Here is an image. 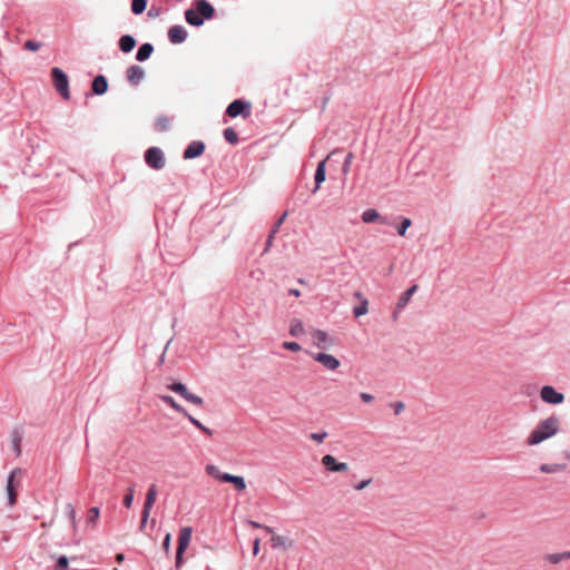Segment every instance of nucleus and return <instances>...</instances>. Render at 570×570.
Masks as SVG:
<instances>
[{
  "label": "nucleus",
  "mask_w": 570,
  "mask_h": 570,
  "mask_svg": "<svg viewBox=\"0 0 570 570\" xmlns=\"http://www.w3.org/2000/svg\"><path fill=\"white\" fill-rule=\"evenodd\" d=\"M560 428V420L557 416H550L542 420L530 433L528 444L537 445L544 440L557 434Z\"/></svg>",
  "instance_id": "1"
},
{
  "label": "nucleus",
  "mask_w": 570,
  "mask_h": 570,
  "mask_svg": "<svg viewBox=\"0 0 570 570\" xmlns=\"http://www.w3.org/2000/svg\"><path fill=\"white\" fill-rule=\"evenodd\" d=\"M195 9H188L185 11L186 21L195 27H199L204 23V19H212L215 14L214 7L207 0H196Z\"/></svg>",
  "instance_id": "2"
},
{
  "label": "nucleus",
  "mask_w": 570,
  "mask_h": 570,
  "mask_svg": "<svg viewBox=\"0 0 570 570\" xmlns=\"http://www.w3.org/2000/svg\"><path fill=\"white\" fill-rule=\"evenodd\" d=\"M312 344L318 350H328L336 344V341L327 332L318 328L308 331Z\"/></svg>",
  "instance_id": "3"
},
{
  "label": "nucleus",
  "mask_w": 570,
  "mask_h": 570,
  "mask_svg": "<svg viewBox=\"0 0 570 570\" xmlns=\"http://www.w3.org/2000/svg\"><path fill=\"white\" fill-rule=\"evenodd\" d=\"M51 77L56 90L65 98L69 99V81L67 75L60 68H53L51 70Z\"/></svg>",
  "instance_id": "4"
},
{
  "label": "nucleus",
  "mask_w": 570,
  "mask_h": 570,
  "mask_svg": "<svg viewBox=\"0 0 570 570\" xmlns=\"http://www.w3.org/2000/svg\"><path fill=\"white\" fill-rule=\"evenodd\" d=\"M21 474V469L14 468L7 478L6 492L8 499V505L11 508L17 502V487L19 482L16 483V476Z\"/></svg>",
  "instance_id": "5"
},
{
  "label": "nucleus",
  "mask_w": 570,
  "mask_h": 570,
  "mask_svg": "<svg viewBox=\"0 0 570 570\" xmlns=\"http://www.w3.org/2000/svg\"><path fill=\"white\" fill-rule=\"evenodd\" d=\"M311 357L327 371L333 372L341 366V361L337 357L325 352L311 353Z\"/></svg>",
  "instance_id": "6"
},
{
  "label": "nucleus",
  "mask_w": 570,
  "mask_h": 570,
  "mask_svg": "<svg viewBox=\"0 0 570 570\" xmlns=\"http://www.w3.org/2000/svg\"><path fill=\"white\" fill-rule=\"evenodd\" d=\"M170 391L179 394L181 397H184L186 401L195 404V405H203L204 403V400L196 395V394H193L188 391V389L186 387L185 384L180 383V382H176V383H173L170 385L167 386Z\"/></svg>",
  "instance_id": "7"
},
{
  "label": "nucleus",
  "mask_w": 570,
  "mask_h": 570,
  "mask_svg": "<svg viewBox=\"0 0 570 570\" xmlns=\"http://www.w3.org/2000/svg\"><path fill=\"white\" fill-rule=\"evenodd\" d=\"M145 160L154 169H161L165 166L164 153L158 147H150L145 154Z\"/></svg>",
  "instance_id": "8"
},
{
  "label": "nucleus",
  "mask_w": 570,
  "mask_h": 570,
  "mask_svg": "<svg viewBox=\"0 0 570 570\" xmlns=\"http://www.w3.org/2000/svg\"><path fill=\"white\" fill-rule=\"evenodd\" d=\"M191 533H193V529L190 527H185L180 530L179 539H178L177 556H176L177 566L180 564V562L183 560V554L190 543Z\"/></svg>",
  "instance_id": "9"
},
{
  "label": "nucleus",
  "mask_w": 570,
  "mask_h": 570,
  "mask_svg": "<svg viewBox=\"0 0 570 570\" xmlns=\"http://www.w3.org/2000/svg\"><path fill=\"white\" fill-rule=\"evenodd\" d=\"M226 114L233 118H235L237 116H243L244 118H247L250 115V104L244 102L243 100H239V99L234 100L227 107Z\"/></svg>",
  "instance_id": "10"
},
{
  "label": "nucleus",
  "mask_w": 570,
  "mask_h": 570,
  "mask_svg": "<svg viewBox=\"0 0 570 570\" xmlns=\"http://www.w3.org/2000/svg\"><path fill=\"white\" fill-rule=\"evenodd\" d=\"M540 397L544 403L548 404H560L564 400V395L558 392L551 385H544L540 391Z\"/></svg>",
  "instance_id": "11"
},
{
  "label": "nucleus",
  "mask_w": 570,
  "mask_h": 570,
  "mask_svg": "<svg viewBox=\"0 0 570 570\" xmlns=\"http://www.w3.org/2000/svg\"><path fill=\"white\" fill-rule=\"evenodd\" d=\"M322 464L331 472H345L348 469L346 463L337 462L331 454H326L322 458Z\"/></svg>",
  "instance_id": "12"
},
{
  "label": "nucleus",
  "mask_w": 570,
  "mask_h": 570,
  "mask_svg": "<svg viewBox=\"0 0 570 570\" xmlns=\"http://www.w3.org/2000/svg\"><path fill=\"white\" fill-rule=\"evenodd\" d=\"M127 80L136 86L138 85L145 77V71L140 66L132 65L126 70Z\"/></svg>",
  "instance_id": "13"
},
{
  "label": "nucleus",
  "mask_w": 570,
  "mask_h": 570,
  "mask_svg": "<svg viewBox=\"0 0 570 570\" xmlns=\"http://www.w3.org/2000/svg\"><path fill=\"white\" fill-rule=\"evenodd\" d=\"M168 38L171 43H181L187 38V31L181 26H173L168 30Z\"/></svg>",
  "instance_id": "14"
},
{
  "label": "nucleus",
  "mask_w": 570,
  "mask_h": 570,
  "mask_svg": "<svg viewBox=\"0 0 570 570\" xmlns=\"http://www.w3.org/2000/svg\"><path fill=\"white\" fill-rule=\"evenodd\" d=\"M204 150H205L204 142H202V141H193L185 149L184 158L185 159H191V158L199 157L200 155H203Z\"/></svg>",
  "instance_id": "15"
},
{
  "label": "nucleus",
  "mask_w": 570,
  "mask_h": 570,
  "mask_svg": "<svg viewBox=\"0 0 570 570\" xmlns=\"http://www.w3.org/2000/svg\"><path fill=\"white\" fill-rule=\"evenodd\" d=\"M157 487L156 484H151L149 488H148V491H147V494H146V501H145V504H144V509L145 510V514H150V511L154 507V503L156 501V498H157Z\"/></svg>",
  "instance_id": "16"
},
{
  "label": "nucleus",
  "mask_w": 570,
  "mask_h": 570,
  "mask_svg": "<svg viewBox=\"0 0 570 570\" xmlns=\"http://www.w3.org/2000/svg\"><path fill=\"white\" fill-rule=\"evenodd\" d=\"M330 158V156H327L325 159H323L322 161L318 163L317 165V168H316V171H315V188H314V193H316L322 183H324L325 180V165H326V161L327 159Z\"/></svg>",
  "instance_id": "17"
},
{
  "label": "nucleus",
  "mask_w": 570,
  "mask_h": 570,
  "mask_svg": "<svg viewBox=\"0 0 570 570\" xmlns=\"http://www.w3.org/2000/svg\"><path fill=\"white\" fill-rule=\"evenodd\" d=\"M417 291V285L414 284L412 285L410 288H407L403 294L402 296L400 297L397 304H396V311H402L405 308V306L409 304V302L411 301V297L413 296V294Z\"/></svg>",
  "instance_id": "18"
},
{
  "label": "nucleus",
  "mask_w": 570,
  "mask_h": 570,
  "mask_svg": "<svg viewBox=\"0 0 570 570\" xmlns=\"http://www.w3.org/2000/svg\"><path fill=\"white\" fill-rule=\"evenodd\" d=\"M223 482L233 483L238 491L246 489V482L243 476L224 473Z\"/></svg>",
  "instance_id": "19"
},
{
  "label": "nucleus",
  "mask_w": 570,
  "mask_h": 570,
  "mask_svg": "<svg viewBox=\"0 0 570 570\" xmlns=\"http://www.w3.org/2000/svg\"><path fill=\"white\" fill-rule=\"evenodd\" d=\"M271 543L274 549L282 548L284 550L293 546V541L289 538L277 534L272 537Z\"/></svg>",
  "instance_id": "20"
},
{
  "label": "nucleus",
  "mask_w": 570,
  "mask_h": 570,
  "mask_svg": "<svg viewBox=\"0 0 570 570\" xmlns=\"http://www.w3.org/2000/svg\"><path fill=\"white\" fill-rule=\"evenodd\" d=\"M107 89H108L107 79L101 75L97 76L92 81V91L96 95H102L107 91Z\"/></svg>",
  "instance_id": "21"
},
{
  "label": "nucleus",
  "mask_w": 570,
  "mask_h": 570,
  "mask_svg": "<svg viewBox=\"0 0 570 570\" xmlns=\"http://www.w3.org/2000/svg\"><path fill=\"white\" fill-rule=\"evenodd\" d=\"M362 219L364 223H373L381 222L382 224L386 223V219L383 218L376 209H367L362 214Z\"/></svg>",
  "instance_id": "22"
},
{
  "label": "nucleus",
  "mask_w": 570,
  "mask_h": 570,
  "mask_svg": "<svg viewBox=\"0 0 570 570\" xmlns=\"http://www.w3.org/2000/svg\"><path fill=\"white\" fill-rule=\"evenodd\" d=\"M288 332H289L291 336H294V337H298L299 335L304 334L305 327H304L303 322L298 318H293L289 322V331Z\"/></svg>",
  "instance_id": "23"
},
{
  "label": "nucleus",
  "mask_w": 570,
  "mask_h": 570,
  "mask_svg": "<svg viewBox=\"0 0 570 570\" xmlns=\"http://www.w3.org/2000/svg\"><path fill=\"white\" fill-rule=\"evenodd\" d=\"M136 46V40L129 35H125L119 39V48L124 52H130Z\"/></svg>",
  "instance_id": "24"
},
{
  "label": "nucleus",
  "mask_w": 570,
  "mask_h": 570,
  "mask_svg": "<svg viewBox=\"0 0 570 570\" xmlns=\"http://www.w3.org/2000/svg\"><path fill=\"white\" fill-rule=\"evenodd\" d=\"M154 51V47L150 43H144L137 51L136 59L138 61L147 60Z\"/></svg>",
  "instance_id": "25"
},
{
  "label": "nucleus",
  "mask_w": 570,
  "mask_h": 570,
  "mask_svg": "<svg viewBox=\"0 0 570 570\" xmlns=\"http://www.w3.org/2000/svg\"><path fill=\"white\" fill-rule=\"evenodd\" d=\"M160 400L168 404L171 409H174L176 412L183 414V415H187V411L181 406L179 405L175 399L170 395H161L160 396Z\"/></svg>",
  "instance_id": "26"
},
{
  "label": "nucleus",
  "mask_w": 570,
  "mask_h": 570,
  "mask_svg": "<svg viewBox=\"0 0 570 570\" xmlns=\"http://www.w3.org/2000/svg\"><path fill=\"white\" fill-rule=\"evenodd\" d=\"M544 561L550 564H558L562 562L566 559V551L563 552H554V553H548L543 557Z\"/></svg>",
  "instance_id": "27"
},
{
  "label": "nucleus",
  "mask_w": 570,
  "mask_h": 570,
  "mask_svg": "<svg viewBox=\"0 0 570 570\" xmlns=\"http://www.w3.org/2000/svg\"><path fill=\"white\" fill-rule=\"evenodd\" d=\"M170 127V119L166 116H160L155 121V129L159 132L168 130Z\"/></svg>",
  "instance_id": "28"
},
{
  "label": "nucleus",
  "mask_w": 570,
  "mask_h": 570,
  "mask_svg": "<svg viewBox=\"0 0 570 570\" xmlns=\"http://www.w3.org/2000/svg\"><path fill=\"white\" fill-rule=\"evenodd\" d=\"M368 312V301L366 297H362V302L360 303L358 306H355L353 308V314L355 317H361L365 314H367Z\"/></svg>",
  "instance_id": "29"
},
{
  "label": "nucleus",
  "mask_w": 570,
  "mask_h": 570,
  "mask_svg": "<svg viewBox=\"0 0 570 570\" xmlns=\"http://www.w3.org/2000/svg\"><path fill=\"white\" fill-rule=\"evenodd\" d=\"M99 515H100L99 508H97V507L90 508L88 511L87 525L96 527Z\"/></svg>",
  "instance_id": "30"
},
{
  "label": "nucleus",
  "mask_w": 570,
  "mask_h": 570,
  "mask_svg": "<svg viewBox=\"0 0 570 570\" xmlns=\"http://www.w3.org/2000/svg\"><path fill=\"white\" fill-rule=\"evenodd\" d=\"M185 417L188 419V421L194 425L196 426L197 429H199L200 431H203L204 433H206L207 435L212 436L213 435V431L208 428H206L204 424H202L197 419H195L193 415H190L188 412H187V415H184Z\"/></svg>",
  "instance_id": "31"
},
{
  "label": "nucleus",
  "mask_w": 570,
  "mask_h": 570,
  "mask_svg": "<svg viewBox=\"0 0 570 570\" xmlns=\"http://www.w3.org/2000/svg\"><path fill=\"white\" fill-rule=\"evenodd\" d=\"M206 472H207L208 475H210L212 478H214L216 480H219V481H223V476H224V473H225V472H222L219 470V468L214 465V464H208L206 466Z\"/></svg>",
  "instance_id": "32"
},
{
  "label": "nucleus",
  "mask_w": 570,
  "mask_h": 570,
  "mask_svg": "<svg viewBox=\"0 0 570 570\" xmlns=\"http://www.w3.org/2000/svg\"><path fill=\"white\" fill-rule=\"evenodd\" d=\"M66 513L71 522L73 531L77 530V519H76V510L71 503L66 504Z\"/></svg>",
  "instance_id": "33"
},
{
  "label": "nucleus",
  "mask_w": 570,
  "mask_h": 570,
  "mask_svg": "<svg viewBox=\"0 0 570 570\" xmlns=\"http://www.w3.org/2000/svg\"><path fill=\"white\" fill-rule=\"evenodd\" d=\"M147 4V0H132L131 1V11L135 14H140L145 11Z\"/></svg>",
  "instance_id": "34"
},
{
  "label": "nucleus",
  "mask_w": 570,
  "mask_h": 570,
  "mask_svg": "<svg viewBox=\"0 0 570 570\" xmlns=\"http://www.w3.org/2000/svg\"><path fill=\"white\" fill-rule=\"evenodd\" d=\"M286 216H287V212H285L278 219L277 222L275 223L272 232H271V235L267 239V246H271V240L274 236V234L278 230V228L282 226V224L284 223V220L286 219Z\"/></svg>",
  "instance_id": "35"
},
{
  "label": "nucleus",
  "mask_w": 570,
  "mask_h": 570,
  "mask_svg": "<svg viewBox=\"0 0 570 570\" xmlns=\"http://www.w3.org/2000/svg\"><path fill=\"white\" fill-rule=\"evenodd\" d=\"M224 138L229 142V144H236L238 141V136L236 134V131L233 129V128H226L224 130Z\"/></svg>",
  "instance_id": "36"
},
{
  "label": "nucleus",
  "mask_w": 570,
  "mask_h": 570,
  "mask_svg": "<svg viewBox=\"0 0 570 570\" xmlns=\"http://www.w3.org/2000/svg\"><path fill=\"white\" fill-rule=\"evenodd\" d=\"M562 468L560 464H542L540 465V471L543 473H556L562 470Z\"/></svg>",
  "instance_id": "37"
},
{
  "label": "nucleus",
  "mask_w": 570,
  "mask_h": 570,
  "mask_svg": "<svg viewBox=\"0 0 570 570\" xmlns=\"http://www.w3.org/2000/svg\"><path fill=\"white\" fill-rule=\"evenodd\" d=\"M132 502H134V488H129L127 493L124 497V505L129 509V508H131Z\"/></svg>",
  "instance_id": "38"
},
{
  "label": "nucleus",
  "mask_w": 570,
  "mask_h": 570,
  "mask_svg": "<svg viewBox=\"0 0 570 570\" xmlns=\"http://www.w3.org/2000/svg\"><path fill=\"white\" fill-rule=\"evenodd\" d=\"M412 225V222L410 218H403L401 225L397 228V233L400 236H404L406 229Z\"/></svg>",
  "instance_id": "39"
},
{
  "label": "nucleus",
  "mask_w": 570,
  "mask_h": 570,
  "mask_svg": "<svg viewBox=\"0 0 570 570\" xmlns=\"http://www.w3.org/2000/svg\"><path fill=\"white\" fill-rule=\"evenodd\" d=\"M40 48H41V43L40 42L33 41V40H27L24 42V49H27V50L37 51Z\"/></svg>",
  "instance_id": "40"
},
{
  "label": "nucleus",
  "mask_w": 570,
  "mask_h": 570,
  "mask_svg": "<svg viewBox=\"0 0 570 570\" xmlns=\"http://www.w3.org/2000/svg\"><path fill=\"white\" fill-rule=\"evenodd\" d=\"M285 350L292 351V352H298L301 351V345L296 342H284L282 345Z\"/></svg>",
  "instance_id": "41"
},
{
  "label": "nucleus",
  "mask_w": 570,
  "mask_h": 570,
  "mask_svg": "<svg viewBox=\"0 0 570 570\" xmlns=\"http://www.w3.org/2000/svg\"><path fill=\"white\" fill-rule=\"evenodd\" d=\"M327 438V432H315L311 434V439L317 443H322Z\"/></svg>",
  "instance_id": "42"
},
{
  "label": "nucleus",
  "mask_w": 570,
  "mask_h": 570,
  "mask_svg": "<svg viewBox=\"0 0 570 570\" xmlns=\"http://www.w3.org/2000/svg\"><path fill=\"white\" fill-rule=\"evenodd\" d=\"M68 568V559L65 556H61L56 564L57 570H66Z\"/></svg>",
  "instance_id": "43"
},
{
  "label": "nucleus",
  "mask_w": 570,
  "mask_h": 570,
  "mask_svg": "<svg viewBox=\"0 0 570 570\" xmlns=\"http://www.w3.org/2000/svg\"><path fill=\"white\" fill-rule=\"evenodd\" d=\"M248 523H249V525H252L253 528L264 529V530H265L266 532H268V533H273V532H274V531H273V529H272L271 527H267V525L261 524V523H258V522H256V521H249Z\"/></svg>",
  "instance_id": "44"
},
{
  "label": "nucleus",
  "mask_w": 570,
  "mask_h": 570,
  "mask_svg": "<svg viewBox=\"0 0 570 570\" xmlns=\"http://www.w3.org/2000/svg\"><path fill=\"white\" fill-rule=\"evenodd\" d=\"M170 542H171V535L170 533H167L163 541V548L168 553L170 550Z\"/></svg>",
  "instance_id": "45"
},
{
  "label": "nucleus",
  "mask_w": 570,
  "mask_h": 570,
  "mask_svg": "<svg viewBox=\"0 0 570 570\" xmlns=\"http://www.w3.org/2000/svg\"><path fill=\"white\" fill-rule=\"evenodd\" d=\"M352 159H353V154L350 153L345 158V161L343 165V173H347L350 170V165L352 163Z\"/></svg>",
  "instance_id": "46"
},
{
  "label": "nucleus",
  "mask_w": 570,
  "mask_h": 570,
  "mask_svg": "<svg viewBox=\"0 0 570 570\" xmlns=\"http://www.w3.org/2000/svg\"><path fill=\"white\" fill-rule=\"evenodd\" d=\"M393 409H394V413L397 415L400 414L403 410H404V403L399 401V402H395L394 404H392Z\"/></svg>",
  "instance_id": "47"
},
{
  "label": "nucleus",
  "mask_w": 570,
  "mask_h": 570,
  "mask_svg": "<svg viewBox=\"0 0 570 570\" xmlns=\"http://www.w3.org/2000/svg\"><path fill=\"white\" fill-rule=\"evenodd\" d=\"M360 397H361V400H362L363 402H365V403H371V402L374 400L373 395H372V394H370V393H366V392H362V393L360 394Z\"/></svg>",
  "instance_id": "48"
},
{
  "label": "nucleus",
  "mask_w": 570,
  "mask_h": 570,
  "mask_svg": "<svg viewBox=\"0 0 570 570\" xmlns=\"http://www.w3.org/2000/svg\"><path fill=\"white\" fill-rule=\"evenodd\" d=\"M370 483H371V479L363 480V481H361L360 483L355 484V485H354V489H355V490H357V491H361V490H363L365 487H367Z\"/></svg>",
  "instance_id": "49"
},
{
  "label": "nucleus",
  "mask_w": 570,
  "mask_h": 570,
  "mask_svg": "<svg viewBox=\"0 0 570 570\" xmlns=\"http://www.w3.org/2000/svg\"><path fill=\"white\" fill-rule=\"evenodd\" d=\"M148 518H149V514H145V510H142L141 522H140V527H139L140 530L145 529Z\"/></svg>",
  "instance_id": "50"
},
{
  "label": "nucleus",
  "mask_w": 570,
  "mask_h": 570,
  "mask_svg": "<svg viewBox=\"0 0 570 570\" xmlns=\"http://www.w3.org/2000/svg\"><path fill=\"white\" fill-rule=\"evenodd\" d=\"M259 542H261V540L258 538H256L253 542V554L254 556H257L259 552Z\"/></svg>",
  "instance_id": "51"
},
{
  "label": "nucleus",
  "mask_w": 570,
  "mask_h": 570,
  "mask_svg": "<svg viewBox=\"0 0 570 570\" xmlns=\"http://www.w3.org/2000/svg\"><path fill=\"white\" fill-rule=\"evenodd\" d=\"M289 294L293 295V296L298 297L301 295V292H299V289L291 288L289 289Z\"/></svg>",
  "instance_id": "52"
},
{
  "label": "nucleus",
  "mask_w": 570,
  "mask_h": 570,
  "mask_svg": "<svg viewBox=\"0 0 570 570\" xmlns=\"http://www.w3.org/2000/svg\"><path fill=\"white\" fill-rule=\"evenodd\" d=\"M124 559H125V557H124V554H122V553H118V554L116 556V560H117L118 562H122V561H124Z\"/></svg>",
  "instance_id": "53"
},
{
  "label": "nucleus",
  "mask_w": 570,
  "mask_h": 570,
  "mask_svg": "<svg viewBox=\"0 0 570 570\" xmlns=\"http://www.w3.org/2000/svg\"><path fill=\"white\" fill-rule=\"evenodd\" d=\"M355 297H356L357 299H360V303H361V302H362V297H364V296L362 295V293H361V292H356V293H355Z\"/></svg>",
  "instance_id": "54"
},
{
  "label": "nucleus",
  "mask_w": 570,
  "mask_h": 570,
  "mask_svg": "<svg viewBox=\"0 0 570 570\" xmlns=\"http://www.w3.org/2000/svg\"><path fill=\"white\" fill-rule=\"evenodd\" d=\"M148 14H149L150 17H156V16H157V12H155V11H153V10H149Z\"/></svg>",
  "instance_id": "55"
},
{
  "label": "nucleus",
  "mask_w": 570,
  "mask_h": 570,
  "mask_svg": "<svg viewBox=\"0 0 570 570\" xmlns=\"http://www.w3.org/2000/svg\"><path fill=\"white\" fill-rule=\"evenodd\" d=\"M566 559H567V560H568V559L570 560V551H566Z\"/></svg>",
  "instance_id": "56"
},
{
  "label": "nucleus",
  "mask_w": 570,
  "mask_h": 570,
  "mask_svg": "<svg viewBox=\"0 0 570 570\" xmlns=\"http://www.w3.org/2000/svg\"><path fill=\"white\" fill-rule=\"evenodd\" d=\"M165 357V352L161 354L160 361L163 362Z\"/></svg>",
  "instance_id": "57"
}]
</instances>
